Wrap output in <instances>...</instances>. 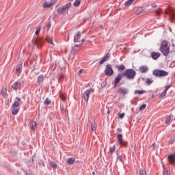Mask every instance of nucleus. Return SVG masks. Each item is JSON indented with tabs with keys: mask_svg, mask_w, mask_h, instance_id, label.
I'll use <instances>...</instances> for the list:
<instances>
[{
	"mask_svg": "<svg viewBox=\"0 0 175 175\" xmlns=\"http://www.w3.org/2000/svg\"><path fill=\"white\" fill-rule=\"evenodd\" d=\"M160 51L165 55V57L169 55V53H170V44H169V42L166 40L162 41L160 46Z\"/></svg>",
	"mask_w": 175,
	"mask_h": 175,
	"instance_id": "obj_1",
	"label": "nucleus"
},
{
	"mask_svg": "<svg viewBox=\"0 0 175 175\" xmlns=\"http://www.w3.org/2000/svg\"><path fill=\"white\" fill-rule=\"evenodd\" d=\"M123 76L128 79V80H133L136 76V71L133 69H127L123 73Z\"/></svg>",
	"mask_w": 175,
	"mask_h": 175,
	"instance_id": "obj_2",
	"label": "nucleus"
},
{
	"mask_svg": "<svg viewBox=\"0 0 175 175\" xmlns=\"http://www.w3.org/2000/svg\"><path fill=\"white\" fill-rule=\"evenodd\" d=\"M152 75L155 76V77H165L169 75V72L161 69H154L152 71Z\"/></svg>",
	"mask_w": 175,
	"mask_h": 175,
	"instance_id": "obj_3",
	"label": "nucleus"
},
{
	"mask_svg": "<svg viewBox=\"0 0 175 175\" xmlns=\"http://www.w3.org/2000/svg\"><path fill=\"white\" fill-rule=\"evenodd\" d=\"M71 6L72 3H68L66 5L59 8L57 10V12L58 13V14H64V13H65L66 10H68V9H69Z\"/></svg>",
	"mask_w": 175,
	"mask_h": 175,
	"instance_id": "obj_4",
	"label": "nucleus"
},
{
	"mask_svg": "<svg viewBox=\"0 0 175 175\" xmlns=\"http://www.w3.org/2000/svg\"><path fill=\"white\" fill-rule=\"evenodd\" d=\"M105 75L106 76H113L114 75V70H113V66L108 64L105 66Z\"/></svg>",
	"mask_w": 175,
	"mask_h": 175,
	"instance_id": "obj_5",
	"label": "nucleus"
},
{
	"mask_svg": "<svg viewBox=\"0 0 175 175\" xmlns=\"http://www.w3.org/2000/svg\"><path fill=\"white\" fill-rule=\"evenodd\" d=\"M117 139L120 146H123V147H126V146H128V142H124L122 139V134H118Z\"/></svg>",
	"mask_w": 175,
	"mask_h": 175,
	"instance_id": "obj_6",
	"label": "nucleus"
},
{
	"mask_svg": "<svg viewBox=\"0 0 175 175\" xmlns=\"http://www.w3.org/2000/svg\"><path fill=\"white\" fill-rule=\"evenodd\" d=\"M129 92V90L126 88L120 87L117 93L120 94V95H122L123 96H125Z\"/></svg>",
	"mask_w": 175,
	"mask_h": 175,
	"instance_id": "obj_7",
	"label": "nucleus"
},
{
	"mask_svg": "<svg viewBox=\"0 0 175 175\" xmlns=\"http://www.w3.org/2000/svg\"><path fill=\"white\" fill-rule=\"evenodd\" d=\"M165 14L170 16V21L174 18V10H173L171 8H169L167 10H165Z\"/></svg>",
	"mask_w": 175,
	"mask_h": 175,
	"instance_id": "obj_8",
	"label": "nucleus"
},
{
	"mask_svg": "<svg viewBox=\"0 0 175 175\" xmlns=\"http://www.w3.org/2000/svg\"><path fill=\"white\" fill-rule=\"evenodd\" d=\"M94 89L90 88V90H88L85 92L84 94H83V98H84V100L85 102H88V99L90 98V94H92V92H94Z\"/></svg>",
	"mask_w": 175,
	"mask_h": 175,
	"instance_id": "obj_9",
	"label": "nucleus"
},
{
	"mask_svg": "<svg viewBox=\"0 0 175 175\" xmlns=\"http://www.w3.org/2000/svg\"><path fill=\"white\" fill-rule=\"evenodd\" d=\"M123 76V75L118 74L117 77L115 78L113 88H116L120 84Z\"/></svg>",
	"mask_w": 175,
	"mask_h": 175,
	"instance_id": "obj_10",
	"label": "nucleus"
},
{
	"mask_svg": "<svg viewBox=\"0 0 175 175\" xmlns=\"http://www.w3.org/2000/svg\"><path fill=\"white\" fill-rule=\"evenodd\" d=\"M57 3V0H51L50 3H48L47 2L43 4V8H51L53 5Z\"/></svg>",
	"mask_w": 175,
	"mask_h": 175,
	"instance_id": "obj_11",
	"label": "nucleus"
},
{
	"mask_svg": "<svg viewBox=\"0 0 175 175\" xmlns=\"http://www.w3.org/2000/svg\"><path fill=\"white\" fill-rule=\"evenodd\" d=\"M170 87H172V85L166 86L165 90L161 94H159V98L161 99H162V98H165V96H166V92H167V90H169Z\"/></svg>",
	"mask_w": 175,
	"mask_h": 175,
	"instance_id": "obj_12",
	"label": "nucleus"
},
{
	"mask_svg": "<svg viewBox=\"0 0 175 175\" xmlns=\"http://www.w3.org/2000/svg\"><path fill=\"white\" fill-rule=\"evenodd\" d=\"M21 87V82H20L18 81L17 82H15L12 85V88H13V90H14L15 91H17V90H20Z\"/></svg>",
	"mask_w": 175,
	"mask_h": 175,
	"instance_id": "obj_13",
	"label": "nucleus"
},
{
	"mask_svg": "<svg viewBox=\"0 0 175 175\" xmlns=\"http://www.w3.org/2000/svg\"><path fill=\"white\" fill-rule=\"evenodd\" d=\"M168 162L171 164L173 165L175 162V153L170 154L167 157Z\"/></svg>",
	"mask_w": 175,
	"mask_h": 175,
	"instance_id": "obj_14",
	"label": "nucleus"
},
{
	"mask_svg": "<svg viewBox=\"0 0 175 175\" xmlns=\"http://www.w3.org/2000/svg\"><path fill=\"white\" fill-rule=\"evenodd\" d=\"M151 57L152 59L157 60L161 57V53H156V52H152L151 53Z\"/></svg>",
	"mask_w": 175,
	"mask_h": 175,
	"instance_id": "obj_15",
	"label": "nucleus"
},
{
	"mask_svg": "<svg viewBox=\"0 0 175 175\" xmlns=\"http://www.w3.org/2000/svg\"><path fill=\"white\" fill-rule=\"evenodd\" d=\"M141 73H147L148 72V67L147 66H142L139 67Z\"/></svg>",
	"mask_w": 175,
	"mask_h": 175,
	"instance_id": "obj_16",
	"label": "nucleus"
},
{
	"mask_svg": "<svg viewBox=\"0 0 175 175\" xmlns=\"http://www.w3.org/2000/svg\"><path fill=\"white\" fill-rule=\"evenodd\" d=\"M110 58V54L107 53L100 62L99 65H102V64H105V61H107Z\"/></svg>",
	"mask_w": 175,
	"mask_h": 175,
	"instance_id": "obj_17",
	"label": "nucleus"
},
{
	"mask_svg": "<svg viewBox=\"0 0 175 175\" xmlns=\"http://www.w3.org/2000/svg\"><path fill=\"white\" fill-rule=\"evenodd\" d=\"M11 109L12 116H17V113L20 111V109H18L16 107H12Z\"/></svg>",
	"mask_w": 175,
	"mask_h": 175,
	"instance_id": "obj_18",
	"label": "nucleus"
},
{
	"mask_svg": "<svg viewBox=\"0 0 175 175\" xmlns=\"http://www.w3.org/2000/svg\"><path fill=\"white\" fill-rule=\"evenodd\" d=\"M81 37V32L78 31L77 33L74 37V42L77 43L79 41V39Z\"/></svg>",
	"mask_w": 175,
	"mask_h": 175,
	"instance_id": "obj_19",
	"label": "nucleus"
},
{
	"mask_svg": "<svg viewBox=\"0 0 175 175\" xmlns=\"http://www.w3.org/2000/svg\"><path fill=\"white\" fill-rule=\"evenodd\" d=\"M59 96L60 99L63 100V102H65V100H66V94L65 93L60 92L59 93Z\"/></svg>",
	"mask_w": 175,
	"mask_h": 175,
	"instance_id": "obj_20",
	"label": "nucleus"
},
{
	"mask_svg": "<svg viewBox=\"0 0 175 175\" xmlns=\"http://www.w3.org/2000/svg\"><path fill=\"white\" fill-rule=\"evenodd\" d=\"M76 161V159L74 157H70L67 159V163L68 165H73Z\"/></svg>",
	"mask_w": 175,
	"mask_h": 175,
	"instance_id": "obj_21",
	"label": "nucleus"
},
{
	"mask_svg": "<svg viewBox=\"0 0 175 175\" xmlns=\"http://www.w3.org/2000/svg\"><path fill=\"white\" fill-rule=\"evenodd\" d=\"M144 13V10H143L142 8H139L136 11H135V14L139 15V14H143Z\"/></svg>",
	"mask_w": 175,
	"mask_h": 175,
	"instance_id": "obj_22",
	"label": "nucleus"
},
{
	"mask_svg": "<svg viewBox=\"0 0 175 175\" xmlns=\"http://www.w3.org/2000/svg\"><path fill=\"white\" fill-rule=\"evenodd\" d=\"M34 43L36 44V46H38V47H40L42 46V41H40V39L39 38H36L34 40Z\"/></svg>",
	"mask_w": 175,
	"mask_h": 175,
	"instance_id": "obj_23",
	"label": "nucleus"
},
{
	"mask_svg": "<svg viewBox=\"0 0 175 175\" xmlns=\"http://www.w3.org/2000/svg\"><path fill=\"white\" fill-rule=\"evenodd\" d=\"M116 68H117L118 70H119L120 72L125 70V66H124L123 64L120 65V66L117 65Z\"/></svg>",
	"mask_w": 175,
	"mask_h": 175,
	"instance_id": "obj_24",
	"label": "nucleus"
},
{
	"mask_svg": "<svg viewBox=\"0 0 175 175\" xmlns=\"http://www.w3.org/2000/svg\"><path fill=\"white\" fill-rule=\"evenodd\" d=\"M30 128L31 131H35L36 129V122H31V124L30 125Z\"/></svg>",
	"mask_w": 175,
	"mask_h": 175,
	"instance_id": "obj_25",
	"label": "nucleus"
},
{
	"mask_svg": "<svg viewBox=\"0 0 175 175\" xmlns=\"http://www.w3.org/2000/svg\"><path fill=\"white\" fill-rule=\"evenodd\" d=\"M23 68V64H21L17 66V68L16 69V73H21V68Z\"/></svg>",
	"mask_w": 175,
	"mask_h": 175,
	"instance_id": "obj_26",
	"label": "nucleus"
},
{
	"mask_svg": "<svg viewBox=\"0 0 175 175\" xmlns=\"http://www.w3.org/2000/svg\"><path fill=\"white\" fill-rule=\"evenodd\" d=\"M134 94H138V95H142L143 94H146L145 90H135Z\"/></svg>",
	"mask_w": 175,
	"mask_h": 175,
	"instance_id": "obj_27",
	"label": "nucleus"
},
{
	"mask_svg": "<svg viewBox=\"0 0 175 175\" xmlns=\"http://www.w3.org/2000/svg\"><path fill=\"white\" fill-rule=\"evenodd\" d=\"M49 165L51 167H53V169H57V163H55V161H51Z\"/></svg>",
	"mask_w": 175,
	"mask_h": 175,
	"instance_id": "obj_28",
	"label": "nucleus"
},
{
	"mask_svg": "<svg viewBox=\"0 0 175 175\" xmlns=\"http://www.w3.org/2000/svg\"><path fill=\"white\" fill-rule=\"evenodd\" d=\"M91 129L92 131H96V124L94 122H91Z\"/></svg>",
	"mask_w": 175,
	"mask_h": 175,
	"instance_id": "obj_29",
	"label": "nucleus"
},
{
	"mask_svg": "<svg viewBox=\"0 0 175 175\" xmlns=\"http://www.w3.org/2000/svg\"><path fill=\"white\" fill-rule=\"evenodd\" d=\"M152 83H154L153 80H151V79L150 78L146 79V84H147L148 85H150V84H152Z\"/></svg>",
	"mask_w": 175,
	"mask_h": 175,
	"instance_id": "obj_30",
	"label": "nucleus"
},
{
	"mask_svg": "<svg viewBox=\"0 0 175 175\" xmlns=\"http://www.w3.org/2000/svg\"><path fill=\"white\" fill-rule=\"evenodd\" d=\"M133 2H135V0H129L125 3V6H131V5H132V3H133Z\"/></svg>",
	"mask_w": 175,
	"mask_h": 175,
	"instance_id": "obj_31",
	"label": "nucleus"
},
{
	"mask_svg": "<svg viewBox=\"0 0 175 175\" xmlns=\"http://www.w3.org/2000/svg\"><path fill=\"white\" fill-rule=\"evenodd\" d=\"M44 104L46 106H49V105H51V100L49 99V98H46V100L44 102Z\"/></svg>",
	"mask_w": 175,
	"mask_h": 175,
	"instance_id": "obj_32",
	"label": "nucleus"
},
{
	"mask_svg": "<svg viewBox=\"0 0 175 175\" xmlns=\"http://www.w3.org/2000/svg\"><path fill=\"white\" fill-rule=\"evenodd\" d=\"M80 3H81V0H75L74 2V6H80Z\"/></svg>",
	"mask_w": 175,
	"mask_h": 175,
	"instance_id": "obj_33",
	"label": "nucleus"
},
{
	"mask_svg": "<svg viewBox=\"0 0 175 175\" xmlns=\"http://www.w3.org/2000/svg\"><path fill=\"white\" fill-rule=\"evenodd\" d=\"M46 40H47L48 43H50L51 44H54V42H53V38L46 37Z\"/></svg>",
	"mask_w": 175,
	"mask_h": 175,
	"instance_id": "obj_34",
	"label": "nucleus"
},
{
	"mask_svg": "<svg viewBox=\"0 0 175 175\" xmlns=\"http://www.w3.org/2000/svg\"><path fill=\"white\" fill-rule=\"evenodd\" d=\"M140 175H146V170L144 168H141L139 171Z\"/></svg>",
	"mask_w": 175,
	"mask_h": 175,
	"instance_id": "obj_35",
	"label": "nucleus"
},
{
	"mask_svg": "<svg viewBox=\"0 0 175 175\" xmlns=\"http://www.w3.org/2000/svg\"><path fill=\"white\" fill-rule=\"evenodd\" d=\"M20 106V103H18V101H15L14 103L12 104V107H18Z\"/></svg>",
	"mask_w": 175,
	"mask_h": 175,
	"instance_id": "obj_36",
	"label": "nucleus"
},
{
	"mask_svg": "<svg viewBox=\"0 0 175 175\" xmlns=\"http://www.w3.org/2000/svg\"><path fill=\"white\" fill-rule=\"evenodd\" d=\"M172 121V116H169L165 120V124H169V122Z\"/></svg>",
	"mask_w": 175,
	"mask_h": 175,
	"instance_id": "obj_37",
	"label": "nucleus"
},
{
	"mask_svg": "<svg viewBox=\"0 0 175 175\" xmlns=\"http://www.w3.org/2000/svg\"><path fill=\"white\" fill-rule=\"evenodd\" d=\"M38 83H42L43 81V75H40L38 78Z\"/></svg>",
	"mask_w": 175,
	"mask_h": 175,
	"instance_id": "obj_38",
	"label": "nucleus"
},
{
	"mask_svg": "<svg viewBox=\"0 0 175 175\" xmlns=\"http://www.w3.org/2000/svg\"><path fill=\"white\" fill-rule=\"evenodd\" d=\"M146 107H147V105L143 104L142 105L140 106L139 110L143 111L144 110V109H146Z\"/></svg>",
	"mask_w": 175,
	"mask_h": 175,
	"instance_id": "obj_39",
	"label": "nucleus"
},
{
	"mask_svg": "<svg viewBox=\"0 0 175 175\" xmlns=\"http://www.w3.org/2000/svg\"><path fill=\"white\" fill-rule=\"evenodd\" d=\"M6 92H8V90L5 88L4 90H2L1 95H3V96L5 97V96L6 95Z\"/></svg>",
	"mask_w": 175,
	"mask_h": 175,
	"instance_id": "obj_40",
	"label": "nucleus"
},
{
	"mask_svg": "<svg viewBox=\"0 0 175 175\" xmlns=\"http://www.w3.org/2000/svg\"><path fill=\"white\" fill-rule=\"evenodd\" d=\"M116 150V146H113L112 147L110 148L109 150L111 154H112V152H114V150Z\"/></svg>",
	"mask_w": 175,
	"mask_h": 175,
	"instance_id": "obj_41",
	"label": "nucleus"
},
{
	"mask_svg": "<svg viewBox=\"0 0 175 175\" xmlns=\"http://www.w3.org/2000/svg\"><path fill=\"white\" fill-rule=\"evenodd\" d=\"M39 33H40V27H39L38 29H37V30L36 31V36H38V35H39Z\"/></svg>",
	"mask_w": 175,
	"mask_h": 175,
	"instance_id": "obj_42",
	"label": "nucleus"
},
{
	"mask_svg": "<svg viewBox=\"0 0 175 175\" xmlns=\"http://www.w3.org/2000/svg\"><path fill=\"white\" fill-rule=\"evenodd\" d=\"M61 111H62V114H66V109L65 107H63L62 109H61Z\"/></svg>",
	"mask_w": 175,
	"mask_h": 175,
	"instance_id": "obj_43",
	"label": "nucleus"
},
{
	"mask_svg": "<svg viewBox=\"0 0 175 175\" xmlns=\"http://www.w3.org/2000/svg\"><path fill=\"white\" fill-rule=\"evenodd\" d=\"M155 14H157V16H160L161 15V9L157 10L155 11Z\"/></svg>",
	"mask_w": 175,
	"mask_h": 175,
	"instance_id": "obj_44",
	"label": "nucleus"
},
{
	"mask_svg": "<svg viewBox=\"0 0 175 175\" xmlns=\"http://www.w3.org/2000/svg\"><path fill=\"white\" fill-rule=\"evenodd\" d=\"M124 117H125V113H119L120 118L122 119V118H124Z\"/></svg>",
	"mask_w": 175,
	"mask_h": 175,
	"instance_id": "obj_45",
	"label": "nucleus"
},
{
	"mask_svg": "<svg viewBox=\"0 0 175 175\" xmlns=\"http://www.w3.org/2000/svg\"><path fill=\"white\" fill-rule=\"evenodd\" d=\"M175 142V137L171 138V139H170L169 143H170V144H173V142Z\"/></svg>",
	"mask_w": 175,
	"mask_h": 175,
	"instance_id": "obj_46",
	"label": "nucleus"
},
{
	"mask_svg": "<svg viewBox=\"0 0 175 175\" xmlns=\"http://www.w3.org/2000/svg\"><path fill=\"white\" fill-rule=\"evenodd\" d=\"M16 100H18V102L20 103V105H21L23 103V101H21V98L19 97H16Z\"/></svg>",
	"mask_w": 175,
	"mask_h": 175,
	"instance_id": "obj_47",
	"label": "nucleus"
},
{
	"mask_svg": "<svg viewBox=\"0 0 175 175\" xmlns=\"http://www.w3.org/2000/svg\"><path fill=\"white\" fill-rule=\"evenodd\" d=\"M118 161H120V162H122V156H118Z\"/></svg>",
	"mask_w": 175,
	"mask_h": 175,
	"instance_id": "obj_48",
	"label": "nucleus"
},
{
	"mask_svg": "<svg viewBox=\"0 0 175 175\" xmlns=\"http://www.w3.org/2000/svg\"><path fill=\"white\" fill-rule=\"evenodd\" d=\"M81 73H83V69L79 70L78 75H81Z\"/></svg>",
	"mask_w": 175,
	"mask_h": 175,
	"instance_id": "obj_49",
	"label": "nucleus"
},
{
	"mask_svg": "<svg viewBox=\"0 0 175 175\" xmlns=\"http://www.w3.org/2000/svg\"><path fill=\"white\" fill-rule=\"evenodd\" d=\"M166 174H167V175H170V170H167L166 171Z\"/></svg>",
	"mask_w": 175,
	"mask_h": 175,
	"instance_id": "obj_50",
	"label": "nucleus"
},
{
	"mask_svg": "<svg viewBox=\"0 0 175 175\" xmlns=\"http://www.w3.org/2000/svg\"><path fill=\"white\" fill-rule=\"evenodd\" d=\"M47 27L50 29V28H51V23H48Z\"/></svg>",
	"mask_w": 175,
	"mask_h": 175,
	"instance_id": "obj_51",
	"label": "nucleus"
},
{
	"mask_svg": "<svg viewBox=\"0 0 175 175\" xmlns=\"http://www.w3.org/2000/svg\"><path fill=\"white\" fill-rule=\"evenodd\" d=\"M84 42H85V39H82L81 44H83V43H84Z\"/></svg>",
	"mask_w": 175,
	"mask_h": 175,
	"instance_id": "obj_52",
	"label": "nucleus"
},
{
	"mask_svg": "<svg viewBox=\"0 0 175 175\" xmlns=\"http://www.w3.org/2000/svg\"><path fill=\"white\" fill-rule=\"evenodd\" d=\"M118 132H119V133L122 132V129H118Z\"/></svg>",
	"mask_w": 175,
	"mask_h": 175,
	"instance_id": "obj_53",
	"label": "nucleus"
},
{
	"mask_svg": "<svg viewBox=\"0 0 175 175\" xmlns=\"http://www.w3.org/2000/svg\"><path fill=\"white\" fill-rule=\"evenodd\" d=\"M133 148H134L135 151H136V144H134Z\"/></svg>",
	"mask_w": 175,
	"mask_h": 175,
	"instance_id": "obj_54",
	"label": "nucleus"
},
{
	"mask_svg": "<svg viewBox=\"0 0 175 175\" xmlns=\"http://www.w3.org/2000/svg\"><path fill=\"white\" fill-rule=\"evenodd\" d=\"M110 111H110V109H108L107 112V114H110Z\"/></svg>",
	"mask_w": 175,
	"mask_h": 175,
	"instance_id": "obj_55",
	"label": "nucleus"
},
{
	"mask_svg": "<svg viewBox=\"0 0 175 175\" xmlns=\"http://www.w3.org/2000/svg\"><path fill=\"white\" fill-rule=\"evenodd\" d=\"M156 7H157V5H155V4L152 5V8H156Z\"/></svg>",
	"mask_w": 175,
	"mask_h": 175,
	"instance_id": "obj_56",
	"label": "nucleus"
},
{
	"mask_svg": "<svg viewBox=\"0 0 175 175\" xmlns=\"http://www.w3.org/2000/svg\"><path fill=\"white\" fill-rule=\"evenodd\" d=\"M62 77H64V75H62V76L59 77V80H61V79H62Z\"/></svg>",
	"mask_w": 175,
	"mask_h": 175,
	"instance_id": "obj_57",
	"label": "nucleus"
},
{
	"mask_svg": "<svg viewBox=\"0 0 175 175\" xmlns=\"http://www.w3.org/2000/svg\"><path fill=\"white\" fill-rule=\"evenodd\" d=\"M154 146H155V144H152V147H154Z\"/></svg>",
	"mask_w": 175,
	"mask_h": 175,
	"instance_id": "obj_58",
	"label": "nucleus"
},
{
	"mask_svg": "<svg viewBox=\"0 0 175 175\" xmlns=\"http://www.w3.org/2000/svg\"><path fill=\"white\" fill-rule=\"evenodd\" d=\"M92 174H93V175H95V172H92Z\"/></svg>",
	"mask_w": 175,
	"mask_h": 175,
	"instance_id": "obj_59",
	"label": "nucleus"
},
{
	"mask_svg": "<svg viewBox=\"0 0 175 175\" xmlns=\"http://www.w3.org/2000/svg\"><path fill=\"white\" fill-rule=\"evenodd\" d=\"M75 47H79V45H75Z\"/></svg>",
	"mask_w": 175,
	"mask_h": 175,
	"instance_id": "obj_60",
	"label": "nucleus"
},
{
	"mask_svg": "<svg viewBox=\"0 0 175 175\" xmlns=\"http://www.w3.org/2000/svg\"><path fill=\"white\" fill-rule=\"evenodd\" d=\"M173 47H174V44H172Z\"/></svg>",
	"mask_w": 175,
	"mask_h": 175,
	"instance_id": "obj_61",
	"label": "nucleus"
},
{
	"mask_svg": "<svg viewBox=\"0 0 175 175\" xmlns=\"http://www.w3.org/2000/svg\"><path fill=\"white\" fill-rule=\"evenodd\" d=\"M163 167H164V164L163 163Z\"/></svg>",
	"mask_w": 175,
	"mask_h": 175,
	"instance_id": "obj_62",
	"label": "nucleus"
},
{
	"mask_svg": "<svg viewBox=\"0 0 175 175\" xmlns=\"http://www.w3.org/2000/svg\"><path fill=\"white\" fill-rule=\"evenodd\" d=\"M32 162H33V159H32Z\"/></svg>",
	"mask_w": 175,
	"mask_h": 175,
	"instance_id": "obj_63",
	"label": "nucleus"
}]
</instances>
